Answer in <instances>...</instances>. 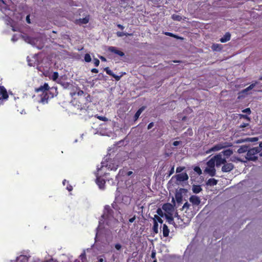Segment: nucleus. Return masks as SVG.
<instances>
[{"instance_id": "obj_53", "label": "nucleus", "mask_w": 262, "mask_h": 262, "mask_svg": "<svg viewBox=\"0 0 262 262\" xmlns=\"http://www.w3.org/2000/svg\"><path fill=\"white\" fill-rule=\"evenodd\" d=\"M26 21L28 24H31V20L30 19V15H28L26 16Z\"/></svg>"}, {"instance_id": "obj_29", "label": "nucleus", "mask_w": 262, "mask_h": 262, "mask_svg": "<svg viewBox=\"0 0 262 262\" xmlns=\"http://www.w3.org/2000/svg\"><path fill=\"white\" fill-rule=\"evenodd\" d=\"M171 18L174 20H177V21H179L182 19L181 16L178 15V14H176L172 15Z\"/></svg>"}, {"instance_id": "obj_51", "label": "nucleus", "mask_w": 262, "mask_h": 262, "mask_svg": "<svg viewBox=\"0 0 262 262\" xmlns=\"http://www.w3.org/2000/svg\"><path fill=\"white\" fill-rule=\"evenodd\" d=\"M181 143V141H176L173 142L172 145L174 146H177L179 145Z\"/></svg>"}, {"instance_id": "obj_54", "label": "nucleus", "mask_w": 262, "mask_h": 262, "mask_svg": "<svg viewBox=\"0 0 262 262\" xmlns=\"http://www.w3.org/2000/svg\"><path fill=\"white\" fill-rule=\"evenodd\" d=\"M135 219H136V217H135V216H134V217L129 219V222L131 223H133L135 221Z\"/></svg>"}, {"instance_id": "obj_20", "label": "nucleus", "mask_w": 262, "mask_h": 262, "mask_svg": "<svg viewBox=\"0 0 262 262\" xmlns=\"http://www.w3.org/2000/svg\"><path fill=\"white\" fill-rule=\"evenodd\" d=\"M163 235L164 237H167L169 235V229L168 226L166 224H164L163 226Z\"/></svg>"}, {"instance_id": "obj_18", "label": "nucleus", "mask_w": 262, "mask_h": 262, "mask_svg": "<svg viewBox=\"0 0 262 262\" xmlns=\"http://www.w3.org/2000/svg\"><path fill=\"white\" fill-rule=\"evenodd\" d=\"M8 6L4 0H0V10L2 11L8 10Z\"/></svg>"}, {"instance_id": "obj_63", "label": "nucleus", "mask_w": 262, "mask_h": 262, "mask_svg": "<svg viewBox=\"0 0 262 262\" xmlns=\"http://www.w3.org/2000/svg\"><path fill=\"white\" fill-rule=\"evenodd\" d=\"M66 182L68 183V181H67L66 180H64L63 181V185H65Z\"/></svg>"}, {"instance_id": "obj_35", "label": "nucleus", "mask_w": 262, "mask_h": 262, "mask_svg": "<svg viewBox=\"0 0 262 262\" xmlns=\"http://www.w3.org/2000/svg\"><path fill=\"white\" fill-rule=\"evenodd\" d=\"M239 119H242V118L245 119L247 120L249 122H250L251 120L250 118L247 115L239 114Z\"/></svg>"}, {"instance_id": "obj_25", "label": "nucleus", "mask_w": 262, "mask_h": 262, "mask_svg": "<svg viewBox=\"0 0 262 262\" xmlns=\"http://www.w3.org/2000/svg\"><path fill=\"white\" fill-rule=\"evenodd\" d=\"M213 51H220L222 49V46L220 44L214 43L211 47Z\"/></svg>"}, {"instance_id": "obj_5", "label": "nucleus", "mask_w": 262, "mask_h": 262, "mask_svg": "<svg viewBox=\"0 0 262 262\" xmlns=\"http://www.w3.org/2000/svg\"><path fill=\"white\" fill-rule=\"evenodd\" d=\"M96 183L98 185L100 189H103L104 188L105 181L102 179L101 176H99V171L96 173Z\"/></svg>"}, {"instance_id": "obj_15", "label": "nucleus", "mask_w": 262, "mask_h": 262, "mask_svg": "<svg viewBox=\"0 0 262 262\" xmlns=\"http://www.w3.org/2000/svg\"><path fill=\"white\" fill-rule=\"evenodd\" d=\"M30 256H27L24 255H21L17 257L18 262H29Z\"/></svg>"}, {"instance_id": "obj_24", "label": "nucleus", "mask_w": 262, "mask_h": 262, "mask_svg": "<svg viewBox=\"0 0 262 262\" xmlns=\"http://www.w3.org/2000/svg\"><path fill=\"white\" fill-rule=\"evenodd\" d=\"M257 83V82H255V83H252L249 86H248L247 88L245 89L244 90H243L242 91V93H246L247 92H248L250 90H251L252 89H253L256 84Z\"/></svg>"}, {"instance_id": "obj_41", "label": "nucleus", "mask_w": 262, "mask_h": 262, "mask_svg": "<svg viewBox=\"0 0 262 262\" xmlns=\"http://www.w3.org/2000/svg\"><path fill=\"white\" fill-rule=\"evenodd\" d=\"M104 70L105 71L106 73L110 76H112V75L114 74V73L112 72V71H111L108 67L105 68Z\"/></svg>"}, {"instance_id": "obj_32", "label": "nucleus", "mask_w": 262, "mask_h": 262, "mask_svg": "<svg viewBox=\"0 0 262 262\" xmlns=\"http://www.w3.org/2000/svg\"><path fill=\"white\" fill-rule=\"evenodd\" d=\"M223 153L225 156L228 157L230 156L233 154V151L231 149H228L224 150Z\"/></svg>"}, {"instance_id": "obj_46", "label": "nucleus", "mask_w": 262, "mask_h": 262, "mask_svg": "<svg viewBox=\"0 0 262 262\" xmlns=\"http://www.w3.org/2000/svg\"><path fill=\"white\" fill-rule=\"evenodd\" d=\"M243 113H245L248 114V115H250L251 113V110L250 108H246L242 111Z\"/></svg>"}, {"instance_id": "obj_14", "label": "nucleus", "mask_w": 262, "mask_h": 262, "mask_svg": "<svg viewBox=\"0 0 262 262\" xmlns=\"http://www.w3.org/2000/svg\"><path fill=\"white\" fill-rule=\"evenodd\" d=\"M204 171L211 177L214 176L216 173V170L215 168L206 167Z\"/></svg>"}, {"instance_id": "obj_61", "label": "nucleus", "mask_w": 262, "mask_h": 262, "mask_svg": "<svg viewBox=\"0 0 262 262\" xmlns=\"http://www.w3.org/2000/svg\"><path fill=\"white\" fill-rule=\"evenodd\" d=\"M187 119V117L186 116H184L182 118V121H185Z\"/></svg>"}, {"instance_id": "obj_21", "label": "nucleus", "mask_w": 262, "mask_h": 262, "mask_svg": "<svg viewBox=\"0 0 262 262\" xmlns=\"http://www.w3.org/2000/svg\"><path fill=\"white\" fill-rule=\"evenodd\" d=\"M217 183V180L214 178L209 179L206 182V184L209 186H214Z\"/></svg>"}, {"instance_id": "obj_11", "label": "nucleus", "mask_w": 262, "mask_h": 262, "mask_svg": "<svg viewBox=\"0 0 262 262\" xmlns=\"http://www.w3.org/2000/svg\"><path fill=\"white\" fill-rule=\"evenodd\" d=\"M113 212V210L110 208V206H107L105 207L104 212L101 215V217L105 219L106 218H108L110 216L112 215V213Z\"/></svg>"}, {"instance_id": "obj_2", "label": "nucleus", "mask_w": 262, "mask_h": 262, "mask_svg": "<svg viewBox=\"0 0 262 262\" xmlns=\"http://www.w3.org/2000/svg\"><path fill=\"white\" fill-rule=\"evenodd\" d=\"M35 92L37 93H40V102L42 104L47 103L49 99L54 97V94L51 92L50 88L47 83H45L43 85H40L39 88L35 89Z\"/></svg>"}, {"instance_id": "obj_36", "label": "nucleus", "mask_w": 262, "mask_h": 262, "mask_svg": "<svg viewBox=\"0 0 262 262\" xmlns=\"http://www.w3.org/2000/svg\"><path fill=\"white\" fill-rule=\"evenodd\" d=\"M157 213L158 214V215L160 217H163L165 214H164L163 211L162 209L160 208H158L157 210Z\"/></svg>"}, {"instance_id": "obj_40", "label": "nucleus", "mask_w": 262, "mask_h": 262, "mask_svg": "<svg viewBox=\"0 0 262 262\" xmlns=\"http://www.w3.org/2000/svg\"><path fill=\"white\" fill-rule=\"evenodd\" d=\"M114 247L115 249L119 251H120L122 248V245L119 243L115 244Z\"/></svg>"}, {"instance_id": "obj_12", "label": "nucleus", "mask_w": 262, "mask_h": 262, "mask_svg": "<svg viewBox=\"0 0 262 262\" xmlns=\"http://www.w3.org/2000/svg\"><path fill=\"white\" fill-rule=\"evenodd\" d=\"M189 201L193 205H199L201 203V200L200 198L196 195H191L189 198Z\"/></svg>"}, {"instance_id": "obj_3", "label": "nucleus", "mask_w": 262, "mask_h": 262, "mask_svg": "<svg viewBox=\"0 0 262 262\" xmlns=\"http://www.w3.org/2000/svg\"><path fill=\"white\" fill-rule=\"evenodd\" d=\"M262 150V147H254L250 149L247 151L246 158L249 161H255L258 159L257 154Z\"/></svg>"}, {"instance_id": "obj_39", "label": "nucleus", "mask_w": 262, "mask_h": 262, "mask_svg": "<svg viewBox=\"0 0 262 262\" xmlns=\"http://www.w3.org/2000/svg\"><path fill=\"white\" fill-rule=\"evenodd\" d=\"M58 76H59V75H58V72H55L53 73V74L52 75V79L53 80L55 81L58 78Z\"/></svg>"}, {"instance_id": "obj_10", "label": "nucleus", "mask_w": 262, "mask_h": 262, "mask_svg": "<svg viewBox=\"0 0 262 262\" xmlns=\"http://www.w3.org/2000/svg\"><path fill=\"white\" fill-rule=\"evenodd\" d=\"M225 147V146L223 145V144L220 143V144L214 145L212 147H211L210 149H209L208 150H207L206 151V153L209 154L212 151H219V150L223 149Z\"/></svg>"}, {"instance_id": "obj_58", "label": "nucleus", "mask_w": 262, "mask_h": 262, "mask_svg": "<svg viewBox=\"0 0 262 262\" xmlns=\"http://www.w3.org/2000/svg\"><path fill=\"white\" fill-rule=\"evenodd\" d=\"M117 27L122 30H123L124 28V26L120 24H118Z\"/></svg>"}, {"instance_id": "obj_30", "label": "nucleus", "mask_w": 262, "mask_h": 262, "mask_svg": "<svg viewBox=\"0 0 262 262\" xmlns=\"http://www.w3.org/2000/svg\"><path fill=\"white\" fill-rule=\"evenodd\" d=\"M154 222H156L157 223H159L160 224H162L163 221L158 215H155L154 217L153 218Z\"/></svg>"}, {"instance_id": "obj_38", "label": "nucleus", "mask_w": 262, "mask_h": 262, "mask_svg": "<svg viewBox=\"0 0 262 262\" xmlns=\"http://www.w3.org/2000/svg\"><path fill=\"white\" fill-rule=\"evenodd\" d=\"M194 170L195 172H196L199 175H200L202 174V170L199 166H196L194 168Z\"/></svg>"}, {"instance_id": "obj_28", "label": "nucleus", "mask_w": 262, "mask_h": 262, "mask_svg": "<svg viewBox=\"0 0 262 262\" xmlns=\"http://www.w3.org/2000/svg\"><path fill=\"white\" fill-rule=\"evenodd\" d=\"M171 207V205L170 204L166 203L163 205L162 209L165 211H168V210H170Z\"/></svg>"}, {"instance_id": "obj_22", "label": "nucleus", "mask_w": 262, "mask_h": 262, "mask_svg": "<svg viewBox=\"0 0 262 262\" xmlns=\"http://www.w3.org/2000/svg\"><path fill=\"white\" fill-rule=\"evenodd\" d=\"M164 34L167 36H170L178 39H183V37H181L177 35L174 34L171 32H165L164 33Z\"/></svg>"}, {"instance_id": "obj_43", "label": "nucleus", "mask_w": 262, "mask_h": 262, "mask_svg": "<svg viewBox=\"0 0 262 262\" xmlns=\"http://www.w3.org/2000/svg\"><path fill=\"white\" fill-rule=\"evenodd\" d=\"M93 61L95 67H98L99 65L100 61L98 59L94 58Z\"/></svg>"}, {"instance_id": "obj_60", "label": "nucleus", "mask_w": 262, "mask_h": 262, "mask_svg": "<svg viewBox=\"0 0 262 262\" xmlns=\"http://www.w3.org/2000/svg\"><path fill=\"white\" fill-rule=\"evenodd\" d=\"M104 260L103 258H100L98 259V262H103Z\"/></svg>"}, {"instance_id": "obj_48", "label": "nucleus", "mask_w": 262, "mask_h": 262, "mask_svg": "<svg viewBox=\"0 0 262 262\" xmlns=\"http://www.w3.org/2000/svg\"><path fill=\"white\" fill-rule=\"evenodd\" d=\"M184 167H178L176 169V172L177 173H180L182 171H183L184 169Z\"/></svg>"}, {"instance_id": "obj_16", "label": "nucleus", "mask_w": 262, "mask_h": 262, "mask_svg": "<svg viewBox=\"0 0 262 262\" xmlns=\"http://www.w3.org/2000/svg\"><path fill=\"white\" fill-rule=\"evenodd\" d=\"M231 38V34L229 32H227L224 36L220 38V40L221 42L224 43L229 41Z\"/></svg>"}, {"instance_id": "obj_4", "label": "nucleus", "mask_w": 262, "mask_h": 262, "mask_svg": "<svg viewBox=\"0 0 262 262\" xmlns=\"http://www.w3.org/2000/svg\"><path fill=\"white\" fill-rule=\"evenodd\" d=\"M104 167H107L109 170L115 171L117 169L118 165L112 160L107 161L106 162L103 161L101 162V167L100 168L98 167H97L98 171L101 170Z\"/></svg>"}, {"instance_id": "obj_27", "label": "nucleus", "mask_w": 262, "mask_h": 262, "mask_svg": "<svg viewBox=\"0 0 262 262\" xmlns=\"http://www.w3.org/2000/svg\"><path fill=\"white\" fill-rule=\"evenodd\" d=\"M152 230L154 234H157L158 233V223H157L156 221L154 222V225Z\"/></svg>"}, {"instance_id": "obj_7", "label": "nucleus", "mask_w": 262, "mask_h": 262, "mask_svg": "<svg viewBox=\"0 0 262 262\" xmlns=\"http://www.w3.org/2000/svg\"><path fill=\"white\" fill-rule=\"evenodd\" d=\"M8 94L7 90L4 86H0V100H7Z\"/></svg>"}, {"instance_id": "obj_44", "label": "nucleus", "mask_w": 262, "mask_h": 262, "mask_svg": "<svg viewBox=\"0 0 262 262\" xmlns=\"http://www.w3.org/2000/svg\"><path fill=\"white\" fill-rule=\"evenodd\" d=\"M249 126V123H243L239 126V128H245V127H246Z\"/></svg>"}, {"instance_id": "obj_62", "label": "nucleus", "mask_w": 262, "mask_h": 262, "mask_svg": "<svg viewBox=\"0 0 262 262\" xmlns=\"http://www.w3.org/2000/svg\"><path fill=\"white\" fill-rule=\"evenodd\" d=\"M132 173H133V172H132V171H128V172H127V175H128V176H130V175H131Z\"/></svg>"}, {"instance_id": "obj_34", "label": "nucleus", "mask_w": 262, "mask_h": 262, "mask_svg": "<svg viewBox=\"0 0 262 262\" xmlns=\"http://www.w3.org/2000/svg\"><path fill=\"white\" fill-rule=\"evenodd\" d=\"M80 258L82 261V262H86V256L85 252L82 253L80 255Z\"/></svg>"}, {"instance_id": "obj_42", "label": "nucleus", "mask_w": 262, "mask_h": 262, "mask_svg": "<svg viewBox=\"0 0 262 262\" xmlns=\"http://www.w3.org/2000/svg\"><path fill=\"white\" fill-rule=\"evenodd\" d=\"M165 216L166 218L167 219V220L168 221V222L169 223H171V222L173 221V219L172 216L168 215L167 214H165Z\"/></svg>"}, {"instance_id": "obj_47", "label": "nucleus", "mask_w": 262, "mask_h": 262, "mask_svg": "<svg viewBox=\"0 0 262 262\" xmlns=\"http://www.w3.org/2000/svg\"><path fill=\"white\" fill-rule=\"evenodd\" d=\"M97 118L99 119L100 120L103 121H106L108 120L107 118L104 116H97Z\"/></svg>"}, {"instance_id": "obj_56", "label": "nucleus", "mask_w": 262, "mask_h": 262, "mask_svg": "<svg viewBox=\"0 0 262 262\" xmlns=\"http://www.w3.org/2000/svg\"><path fill=\"white\" fill-rule=\"evenodd\" d=\"M174 173V166L172 167L170 170L169 171V175H171Z\"/></svg>"}, {"instance_id": "obj_19", "label": "nucleus", "mask_w": 262, "mask_h": 262, "mask_svg": "<svg viewBox=\"0 0 262 262\" xmlns=\"http://www.w3.org/2000/svg\"><path fill=\"white\" fill-rule=\"evenodd\" d=\"M175 198L178 204H181L182 203L183 196L181 192H176L175 194Z\"/></svg>"}, {"instance_id": "obj_6", "label": "nucleus", "mask_w": 262, "mask_h": 262, "mask_svg": "<svg viewBox=\"0 0 262 262\" xmlns=\"http://www.w3.org/2000/svg\"><path fill=\"white\" fill-rule=\"evenodd\" d=\"M213 159L215 160V165L216 166H219L226 162V159L223 158L222 155L220 154L214 156L213 157Z\"/></svg>"}, {"instance_id": "obj_37", "label": "nucleus", "mask_w": 262, "mask_h": 262, "mask_svg": "<svg viewBox=\"0 0 262 262\" xmlns=\"http://www.w3.org/2000/svg\"><path fill=\"white\" fill-rule=\"evenodd\" d=\"M84 60L86 62H89L91 61V57L89 54H85L84 55Z\"/></svg>"}, {"instance_id": "obj_17", "label": "nucleus", "mask_w": 262, "mask_h": 262, "mask_svg": "<svg viewBox=\"0 0 262 262\" xmlns=\"http://www.w3.org/2000/svg\"><path fill=\"white\" fill-rule=\"evenodd\" d=\"M192 190L194 193L196 194L200 193L202 190V188L199 185H193Z\"/></svg>"}, {"instance_id": "obj_8", "label": "nucleus", "mask_w": 262, "mask_h": 262, "mask_svg": "<svg viewBox=\"0 0 262 262\" xmlns=\"http://www.w3.org/2000/svg\"><path fill=\"white\" fill-rule=\"evenodd\" d=\"M176 179L179 182H184L188 180L189 177L186 172L177 174L175 176Z\"/></svg>"}, {"instance_id": "obj_1", "label": "nucleus", "mask_w": 262, "mask_h": 262, "mask_svg": "<svg viewBox=\"0 0 262 262\" xmlns=\"http://www.w3.org/2000/svg\"><path fill=\"white\" fill-rule=\"evenodd\" d=\"M73 97L71 101L72 104L80 110H87L92 102L91 95L82 90H79L77 92L71 93Z\"/></svg>"}, {"instance_id": "obj_52", "label": "nucleus", "mask_w": 262, "mask_h": 262, "mask_svg": "<svg viewBox=\"0 0 262 262\" xmlns=\"http://www.w3.org/2000/svg\"><path fill=\"white\" fill-rule=\"evenodd\" d=\"M154 122H150V123H149V124L148 125V126H147L148 129L151 128L154 126Z\"/></svg>"}, {"instance_id": "obj_9", "label": "nucleus", "mask_w": 262, "mask_h": 262, "mask_svg": "<svg viewBox=\"0 0 262 262\" xmlns=\"http://www.w3.org/2000/svg\"><path fill=\"white\" fill-rule=\"evenodd\" d=\"M234 168V165L231 163H225L222 168L223 172H227L231 171Z\"/></svg>"}, {"instance_id": "obj_64", "label": "nucleus", "mask_w": 262, "mask_h": 262, "mask_svg": "<svg viewBox=\"0 0 262 262\" xmlns=\"http://www.w3.org/2000/svg\"><path fill=\"white\" fill-rule=\"evenodd\" d=\"M74 262H80V260L76 259Z\"/></svg>"}, {"instance_id": "obj_50", "label": "nucleus", "mask_w": 262, "mask_h": 262, "mask_svg": "<svg viewBox=\"0 0 262 262\" xmlns=\"http://www.w3.org/2000/svg\"><path fill=\"white\" fill-rule=\"evenodd\" d=\"M112 77H114L117 81H118L120 80V78H121V76H118V75H115V74H114L113 75H112Z\"/></svg>"}, {"instance_id": "obj_45", "label": "nucleus", "mask_w": 262, "mask_h": 262, "mask_svg": "<svg viewBox=\"0 0 262 262\" xmlns=\"http://www.w3.org/2000/svg\"><path fill=\"white\" fill-rule=\"evenodd\" d=\"M190 206V204L187 202L183 205L182 207V209H188L189 208Z\"/></svg>"}, {"instance_id": "obj_59", "label": "nucleus", "mask_w": 262, "mask_h": 262, "mask_svg": "<svg viewBox=\"0 0 262 262\" xmlns=\"http://www.w3.org/2000/svg\"><path fill=\"white\" fill-rule=\"evenodd\" d=\"M67 189H68L69 191H72V189H73V187H72V186L71 185H70V186H67Z\"/></svg>"}, {"instance_id": "obj_31", "label": "nucleus", "mask_w": 262, "mask_h": 262, "mask_svg": "<svg viewBox=\"0 0 262 262\" xmlns=\"http://www.w3.org/2000/svg\"><path fill=\"white\" fill-rule=\"evenodd\" d=\"M117 36L118 37H122L123 36H132L133 35V34L132 33H124V32H117Z\"/></svg>"}, {"instance_id": "obj_13", "label": "nucleus", "mask_w": 262, "mask_h": 262, "mask_svg": "<svg viewBox=\"0 0 262 262\" xmlns=\"http://www.w3.org/2000/svg\"><path fill=\"white\" fill-rule=\"evenodd\" d=\"M108 51L117 54L121 57L124 56V53L122 51L118 50L115 47H110L108 48Z\"/></svg>"}, {"instance_id": "obj_49", "label": "nucleus", "mask_w": 262, "mask_h": 262, "mask_svg": "<svg viewBox=\"0 0 262 262\" xmlns=\"http://www.w3.org/2000/svg\"><path fill=\"white\" fill-rule=\"evenodd\" d=\"M156 251L155 250H152L151 254V257L154 260L156 258Z\"/></svg>"}, {"instance_id": "obj_57", "label": "nucleus", "mask_w": 262, "mask_h": 262, "mask_svg": "<svg viewBox=\"0 0 262 262\" xmlns=\"http://www.w3.org/2000/svg\"><path fill=\"white\" fill-rule=\"evenodd\" d=\"M91 72L92 73H97L98 72V69H95V68H93L91 70Z\"/></svg>"}, {"instance_id": "obj_23", "label": "nucleus", "mask_w": 262, "mask_h": 262, "mask_svg": "<svg viewBox=\"0 0 262 262\" xmlns=\"http://www.w3.org/2000/svg\"><path fill=\"white\" fill-rule=\"evenodd\" d=\"M215 164V160L213 159V157L210 159L207 162V167H210V168H214Z\"/></svg>"}, {"instance_id": "obj_55", "label": "nucleus", "mask_w": 262, "mask_h": 262, "mask_svg": "<svg viewBox=\"0 0 262 262\" xmlns=\"http://www.w3.org/2000/svg\"><path fill=\"white\" fill-rule=\"evenodd\" d=\"M27 39L28 40V42L32 43L33 42V39L30 37H27Z\"/></svg>"}, {"instance_id": "obj_26", "label": "nucleus", "mask_w": 262, "mask_h": 262, "mask_svg": "<svg viewBox=\"0 0 262 262\" xmlns=\"http://www.w3.org/2000/svg\"><path fill=\"white\" fill-rule=\"evenodd\" d=\"M144 109V107H142L140 108L136 112V113H135V116H134V118H135V120H137L139 117L140 115H141L142 112L143 111Z\"/></svg>"}, {"instance_id": "obj_33", "label": "nucleus", "mask_w": 262, "mask_h": 262, "mask_svg": "<svg viewBox=\"0 0 262 262\" xmlns=\"http://www.w3.org/2000/svg\"><path fill=\"white\" fill-rule=\"evenodd\" d=\"M79 21L81 24H86L89 23V18L88 17H85L83 18H80L79 19Z\"/></svg>"}]
</instances>
